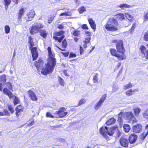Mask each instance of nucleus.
I'll use <instances>...</instances> for the list:
<instances>
[{"label": "nucleus", "mask_w": 148, "mask_h": 148, "mask_svg": "<svg viewBox=\"0 0 148 148\" xmlns=\"http://www.w3.org/2000/svg\"><path fill=\"white\" fill-rule=\"evenodd\" d=\"M140 49L142 53L144 55L146 52V47L143 45L141 46Z\"/></svg>", "instance_id": "obj_36"}, {"label": "nucleus", "mask_w": 148, "mask_h": 148, "mask_svg": "<svg viewBox=\"0 0 148 148\" xmlns=\"http://www.w3.org/2000/svg\"><path fill=\"white\" fill-rule=\"evenodd\" d=\"M125 16L130 21H132L134 19L133 16L129 13H125Z\"/></svg>", "instance_id": "obj_24"}, {"label": "nucleus", "mask_w": 148, "mask_h": 148, "mask_svg": "<svg viewBox=\"0 0 148 148\" xmlns=\"http://www.w3.org/2000/svg\"><path fill=\"white\" fill-rule=\"evenodd\" d=\"M144 57H145L147 59H148V49L146 53L144 55Z\"/></svg>", "instance_id": "obj_64"}, {"label": "nucleus", "mask_w": 148, "mask_h": 148, "mask_svg": "<svg viewBox=\"0 0 148 148\" xmlns=\"http://www.w3.org/2000/svg\"><path fill=\"white\" fill-rule=\"evenodd\" d=\"M27 124L29 125H32L34 124V121L33 120H29L27 121Z\"/></svg>", "instance_id": "obj_49"}, {"label": "nucleus", "mask_w": 148, "mask_h": 148, "mask_svg": "<svg viewBox=\"0 0 148 148\" xmlns=\"http://www.w3.org/2000/svg\"><path fill=\"white\" fill-rule=\"evenodd\" d=\"M144 21H147L148 20V12L144 14Z\"/></svg>", "instance_id": "obj_48"}, {"label": "nucleus", "mask_w": 148, "mask_h": 148, "mask_svg": "<svg viewBox=\"0 0 148 148\" xmlns=\"http://www.w3.org/2000/svg\"><path fill=\"white\" fill-rule=\"evenodd\" d=\"M23 107L21 105L18 106L16 109V114L18 112H19L23 111Z\"/></svg>", "instance_id": "obj_29"}, {"label": "nucleus", "mask_w": 148, "mask_h": 148, "mask_svg": "<svg viewBox=\"0 0 148 148\" xmlns=\"http://www.w3.org/2000/svg\"><path fill=\"white\" fill-rule=\"evenodd\" d=\"M43 64L42 60L41 59H39L38 62H35L34 65L38 69H39L41 68Z\"/></svg>", "instance_id": "obj_12"}, {"label": "nucleus", "mask_w": 148, "mask_h": 148, "mask_svg": "<svg viewBox=\"0 0 148 148\" xmlns=\"http://www.w3.org/2000/svg\"><path fill=\"white\" fill-rule=\"evenodd\" d=\"M64 36H62L60 38H59L56 36H53V39H55V40H58L59 42H60L62 41V40L64 38Z\"/></svg>", "instance_id": "obj_31"}, {"label": "nucleus", "mask_w": 148, "mask_h": 148, "mask_svg": "<svg viewBox=\"0 0 148 148\" xmlns=\"http://www.w3.org/2000/svg\"><path fill=\"white\" fill-rule=\"evenodd\" d=\"M103 103L99 101V102L97 103V104L95 106V109L97 110Z\"/></svg>", "instance_id": "obj_46"}, {"label": "nucleus", "mask_w": 148, "mask_h": 148, "mask_svg": "<svg viewBox=\"0 0 148 148\" xmlns=\"http://www.w3.org/2000/svg\"><path fill=\"white\" fill-rule=\"evenodd\" d=\"M132 86V85L130 82L129 84L124 86V88L126 90L131 88Z\"/></svg>", "instance_id": "obj_41"}, {"label": "nucleus", "mask_w": 148, "mask_h": 148, "mask_svg": "<svg viewBox=\"0 0 148 148\" xmlns=\"http://www.w3.org/2000/svg\"><path fill=\"white\" fill-rule=\"evenodd\" d=\"M5 32L6 34L9 33L10 32V28L8 25H5L4 27Z\"/></svg>", "instance_id": "obj_38"}, {"label": "nucleus", "mask_w": 148, "mask_h": 148, "mask_svg": "<svg viewBox=\"0 0 148 148\" xmlns=\"http://www.w3.org/2000/svg\"><path fill=\"white\" fill-rule=\"evenodd\" d=\"M76 57V55L73 52H71L70 54L69 57L70 58H75Z\"/></svg>", "instance_id": "obj_56"}, {"label": "nucleus", "mask_w": 148, "mask_h": 148, "mask_svg": "<svg viewBox=\"0 0 148 148\" xmlns=\"http://www.w3.org/2000/svg\"><path fill=\"white\" fill-rule=\"evenodd\" d=\"M44 25L41 23H36L32 27V29L30 31L31 34H34L39 31L40 29L43 27Z\"/></svg>", "instance_id": "obj_3"}, {"label": "nucleus", "mask_w": 148, "mask_h": 148, "mask_svg": "<svg viewBox=\"0 0 148 148\" xmlns=\"http://www.w3.org/2000/svg\"><path fill=\"white\" fill-rule=\"evenodd\" d=\"M28 94L30 99L33 101H36L37 99V98L34 92L31 90H29L28 92Z\"/></svg>", "instance_id": "obj_15"}, {"label": "nucleus", "mask_w": 148, "mask_h": 148, "mask_svg": "<svg viewBox=\"0 0 148 148\" xmlns=\"http://www.w3.org/2000/svg\"><path fill=\"white\" fill-rule=\"evenodd\" d=\"M65 109L64 108H60L58 111H56L55 112L54 116L56 118H62L67 114V112L64 111Z\"/></svg>", "instance_id": "obj_4"}, {"label": "nucleus", "mask_w": 148, "mask_h": 148, "mask_svg": "<svg viewBox=\"0 0 148 148\" xmlns=\"http://www.w3.org/2000/svg\"><path fill=\"white\" fill-rule=\"evenodd\" d=\"M98 74H96L93 77V81L94 83L98 82Z\"/></svg>", "instance_id": "obj_47"}, {"label": "nucleus", "mask_w": 148, "mask_h": 148, "mask_svg": "<svg viewBox=\"0 0 148 148\" xmlns=\"http://www.w3.org/2000/svg\"><path fill=\"white\" fill-rule=\"evenodd\" d=\"M116 48L117 51L122 54H124L125 50L123 47V42L122 40L117 41L116 45Z\"/></svg>", "instance_id": "obj_6"}, {"label": "nucleus", "mask_w": 148, "mask_h": 148, "mask_svg": "<svg viewBox=\"0 0 148 148\" xmlns=\"http://www.w3.org/2000/svg\"><path fill=\"white\" fill-rule=\"evenodd\" d=\"M82 27L84 29H88V27L86 24H84L82 25Z\"/></svg>", "instance_id": "obj_62"}, {"label": "nucleus", "mask_w": 148, "mask_h": 148, "mask_svg": "<svg viewBox=\"0 0 148 148\" xmlns=\"http://www.w3.org/2000/svg\"><path fill=\"white\" fill-rule=\"evenodd\" d=\"M3 92L7 95L10 98L13 97L12 93L8 90L6 88H5L3 90Z\"/></svg>", "instance_id": "obj_20"}, {"label": "nucleus", "mask_w": 148, "mask_h": 148, "mask_svg": "<svg viewBox=\"0 0 148 148\" xmlns=\"http://www.w3.org/2000/svg\"><path fill=\"white\" fill-rule=\"evenodd\" d=\"M142 129V125L139 124H138L134 126L133 127V132L136 133H139L140 132Z\"/></svg>", "instance_id": "obj_13"}, {"label": "nucleus", "mask_w": 148, "mask_h": 148, "mask_svg": "<svg viewBox=\"0 0 148 148\" xmlns=\"http://www.w3.org/2000/svg\"><path fill=\"white\" fill-rule=\"evenodd\" d=\"M126 116L127 119L130 122L132 121V123L137 122L136 119L131 112L127 113L126 114Z\"/></svg>", "instance_id": "obj_8"}, {"label": "nucleus", "mask_w": 148, "mask_h": 148, "mask_svg": "<svg viewBox=\"0 0 148 148\" xmlns=\"http://www.w3.org/2000/svg\"><path fill=\"white\" fill-rule=\"evenodd\" d=\"M116 121V119L114 118H111L109 119L106 123V124L108 125L114 124Z\"/></svg>", "instance_id": "obj_22"}, {"label": "nucleus", "mask_w": 148, "mask_h": 148, "mask_svg": "<svg viewBox=\"0 0 148 148\" xmlns=\"http://www.w3.org/2000/svg\"><path fill=\"white\" fill-rule=\"evenodd\" d=\"M123 127L125 131L127 132H128L130 129V126L128 124H124Z\"/></svg>", "instance_id": "obj_28"}, {"label": "nucleus", "mask_w": 148, "mask_h": 148, "mask_svg": "<svg viewBox=\"0 0 148 148\" xmlns=\"http://www.w3.org/2000/svg\"><path fill=\"white\" fill-rule=\"evenodd\" d=\"M25 10L23 8H21L19 11L18 13V19L19 20L21 19V17L24 14Z\"/></svg>", "instance_id": "obj_21"}, {"label": "nucleus", "mask_w": 148, "mask_h": 148, "mask_svg": "<svg viewBox=\"0 0 148 148\" xmlns=\"http://www.w3.org/2000/svg\"><path fill=\"white\" fill-rule=\"evenodd\" d=\"M5 4L6 5L10 4L11 2V0H4Z\"/></svg>", "instance_id": "obj_58"}, {"label": "nucleus", "mask_w": 148, "mask_h": 148, "mask_svg": "<svg viewBox=\"0 0 148 148\" xmlns=\"http://www.w3.org/2000/svg\"><path fill=\"white\" fill-rule=\"evenodd\" d=\"M124 16L123 14H119L116 15L117 19L119 21H122L124 19Z\"/></svg>", "instance_id": "obj_25"}, {"label": "nucleus", "mask_w": 148, "mask_h": 148, "mask_svg": "<svg viewBox=\"0 0 148 148\" xmlns=\"http://www.w3.org/2000/svg\"><path fill=\"white\" fill-rule=\"evenodd\" d=\"M7 86L8 87L9 89L10 90H12V84L10 82H8V83Z\"/></svg>", "instance_id": "obj_59"}, {"label": "nucleus", "mask_w": 148, "mask_h": 148, "mask_svg": "<svg viewBox=\"0 0 148 148\" xmlns=\"http://www.w3.org/2000/svg\"><path fill=\"white\" fill-rule=\"evenodd\" d=\"M3 113L4 114V115H5L8 116L10 115L9 113L8 112V110L6 109L4 110Z\"/></svg>", "instance_id": "obj_57"}, {"label": "nucleus", "mask_w": 148, "mask_h": 148, "mask_svg": "<svg viewBox=\"0 0 148 148\" xmlns=\"http://www.w3.org/2000/svg\"><path fill=\"white\" fill-rule=\"evenodd\" d=\"M14 103L15 105H16L20 101L18 98L16 96H14Z\"/></svg>", "instance_id": "obj_43"}, {"label": "nucleus", "mask_w": 148, "mask_h": 148, "mask_svg": "<svg viewBox=\"0 0 148 148\" xmlns=\"http://www.w3.org/2000/svg\"><path fill=\"white\" fill-rule=\"evenodd\" d=\"M136 89H130L127 90L126 92V94L128 96H131L134 93Z\"/></svg>", "instance_id": "obj_23"}, {"label": "nucleus", "mask_w": 148, "mask_h": 148, "mask_svg": "<svg viewBox=\"0 0 148 148\" xmlns=\"http://www.w3.org/2000/svg\"><path fill=\"white\" fill-rule=\"evenodd\" d=\"M86 102V100L84 99H82L80 100L78 104V106H80L82 104H85Z\"/></svg>", "instance_id": "obj_39"}, {"label": "nucleus", "mask_w": 148, "mask_h": 148, "mask_svg": "<svg viewBox=\"0 0 148 148\" xmlns=\"http://www.w3.org/2000/svg\"><path fill=\"white\" fill-rule=\"evenodd\" d=\"M144 39L146 41H148V31L145 33L144 35Z\"/></svg>", "instance_id": "obj_54"}, {"label": "nucleus", "mask_w": 148, "mask_h": 148, "mask_svg": "<svg viewBox=\"0 0 148 148\" xmlns=\"http://www.w3.org/2000/svg\"><path fill=\"white\" fill-rule=\"evenodd\" d=\"M146 128V130H147V133L145 134H143L141 136V138L143 140H144L145 137H146V136L148 134V124L147 125Z\"/></svg>", "instance_id": "obj_33"}, {"label": "nucleus", "mask_w": 148, "mask_h": 148, "mask_svg": "<svg viewBox=\"0 0 148 148\" xmlns=\"http://www.w3.org/2000/svg\"><path fill=\"white\" fill-rule=\"evenodd\" d=\"M118 131V134H117V136H120L121 132L119 131L118 127L116 126L113 127L109 129H108V130L107 132V135L110 136H112L113 135V134L116 131Z\"/></svg>", "instance_id": "obj_7"}, {"label": "nucleus", "mask_w": 148, "mask_h": 148, "mask_svg": "<svg viewBox=\"0 0 148 148\" xmlns=\"http://www.w3.org/2000/svg\"><path fill=\"white\" fill-rule=\"evenodd\" d=\"M31 51L32 56L33 57V60H36L38 56V53L36 51V48L33 47L31 49Z\"/></svg>", "instance_id": "obj_14"}, {"label": "nucleus", "mask_w": 148, "mask_h": 148, "mask_svg": "<svg viewBox=\"0 0 148 148\" xmlns=\"http://www.w3.org/2000/svg\"><path fill=\"white\" fill-rule=\"evenodd\" d=\"M117 21L113 17L109 18L107 24L105 25V28L108 30L111 31H116L117 29L118 25Z\"/></svg>", "instance_id": "obj_2"}, {"label": "nucleus", "mask_w": 148, "mask_h": 148, "mask_svg": "<svg viewBox=\"0 0 148 148\" xmlns=\"http://www.w3.org/2000/svg\"><path fill=\"white\" fill-rule=\"evenodd\" d=\"M35 15L34 12L33 10L30 11L27 14L28 17L27 20L29 21L32 20V19L34 17Z\"/></svg>", "instance_id": "obj_16"}, {"label": "nucleus", "mask_w": 148, "mask_h": 148, "mask_svg": "<svg viewBox=\"0 0 148 148\" xmlns=\"http://www.w3.org/2000/svg\"><path fill=\"white\" fill-rule=\"evenodd\" d=\"M46 116L48 117L53 118L54 116L51 114L49 112H47L46 114Z\"/></svg>", "instance_id": "obj_52"}, {"label": "nucleus", "mask_w": 148, "mask_h": 148, "mask_svg": "<svg viewBox=\"0 0 148 148\" xmlns=\"http://www.w3.org/2000/svg\"><path fill=\"white\" fill-rule=\"evenodd\" d=\"M64 32L63 31H60L59 32H56L53 33V35L56 36H63V34Z\"/></svg>", "instance_id": "obj_30"}, {"label": "nucleus", "mask_w": 148, "mask_h": 148, "mask_svg": "<svg viewBox=\"0 0 148 148\" xmlns=\"http://www.w3.org/2000/svg\"><path fill=\"white\" fill-rule=\"evenodd\" d=\"M88 21L91 27L95 31L96 26L95 22L91 18H88Z\"/></svg>", "instance_id": "obj_18"}, {"label": "nucleus", "mask_w": 148, "mask_h": 148, "mask_svg": "<svg viewBox=\"0 0 148 148\" xmlns=\"http://www.w3.org/2000/svg\"><path fill=\"white\" fill-rule=\"evenodd\" d=\"M106 97V94L103 95L101 97L99 101L103 103L105 100Z\"/></svg>", "instance_id": "obj_44"}, {"label": "nucleus", "mask_w": 148, "mask_h": 148, "mask_svg": "<svg viewBox=\"0 0 148 148\" xmlns=\"http://www.w3.org/2000/svg\"><path fill=\"white\" fill-rule=\"evenodd\" d=\"M9 110L10 111L11 113H13L14 112V109L11 106L9 105L8 106Z\"/></svg>", "instance_id": "obj_53"}, {"label": "nucleus", "mask_w": 148, "mask_h": 148, "mask_svg": "<svg viewBox=\"0 0 148 148\" xmlns=\"http://www.w3.org/2000/svg\"><path fill=\"white\" fill-rule=\"evenodd\" d=\"M47 50L49 57L48 59V62L45 64L41 72V73L44 75L51 73L56 64V59L54 58V54L52 51L51 48L48 47Z\"/></svg>", "instance_id": "obj_1"}, {"label": "nucleus", "mask_w": 148, "mask_h": 148, "mask_svg": "<svg viewBox=\"0 0 148 148\" xmlns=\"http://www.w3.org/2000/svg\"><path fill=\"white\" fill-rule=\"evenodd\" d=\"M91 38L90 36H87L85 39L83 41V46L84 48H86L87 47V44L90 42Z\"/></svg>", "instance_id": "obj_17"}, {"label": "nucleus", "mask_w": 148, "mask_h": 148, "mask_svg": "<svg viewBox=\"0 0 148 148\" xmlns=\"http://www.w3.org/2000/svg\"><path fill=\"white\" fill-rule=\"evenodd\" d=\"M131 7L130 5L127 4H121L119 5V7L121 9H124L125 8H129Z\"/></svg>", "instance_id": "obj_32"}, {"label": "nucleus", "mask_w": 148, "mask_h": 148, "mask_svg": "<svg viewBox=\"0 0 148 148\" xmlns=\"http://www.w3.org/2000/svg\"><path fill=\"white\" fill-rule=\"evenodd\" d=\"M71 15V13L69 12H64L61 13L60 16H70Z\"/></svg>", "instance_id": "obj_42"}, {"label": "nucleus", "mask_w": 148, "mask_h": 148, "mask_svg": "<svg viewBox=\"0 0 148 148\" xmlns=\"http://www.w3.org/2000/svg\"><path fill=\"white\" fill-rule=\"evenodd\" d=\"M137 136L134 134H131L129 137V142L131 144L135 143L137 138Z\"/></svg>", "instance_id": "obj_11"}, {"label": "nucleus", "mask_w": 148, "mask_h": 148, "mask_svg": "<svg viewBox=\"0 0 148 148\" xmlns=\"http://www.w3.org/2000/svg\"><path fill=\"white\" fill-rule=\"evenodd\" d=\"M29 43L30 44V46H29V48L30 49L32 47L34 46V44L33 42V39L31 36L29 37Z\"/></svg>", "instance_id": "obj_34"}, {"label": "nucleus", "mask_w": 148, "mask_h": 148, "mask_svg": "<svg viewBox=\"0 0 148 148\" xmlns=\"http://www.w3.org/2000/svg\"><path fill=\"white\" fill-rule=\"evenodd\" d=\"M80 34L79 31L78 30H75L73 33V34L75 36H78Z\"/></svg>", "instance_id": "obj_50"}, {"label": "nucleus", "mask_w": 148, "mask_h": 148, "mask_svg": "<svg viewBox=\"0 0 148 148\" xmlns=\"http://www.w3.org/2000/svg\"><path fill=\"white\" fill-rule=\"evenodd\" d=\"M58 81L60 84L62 86H64V80L61 77H58Z\"/></svg>", "instance_id": "obj_37"}, {"label": "nucleus", "mask_w": 148, "mask_h": 148, "mask_svg": "<svg viewBox=\"0 0 148 148\" xmlns=\"http://www.w3.org/2000/svg\"><path fill=\"white\" fill-rule=\"evenodd\" d=\"M108 128L106 127H102L100 130V133L102 134L106 139H108L109 138L107 135V132Z\"/></svg>", "instance_id": "obj_9"}, {"label": "nucleus", "mask_w": 148, "mask_h": 148, "mask_svg": "<svg viewBox=\"0 0 148 148\" xmlns=\"http://www.w3.org/2000/svg\"><path fill=\"white\" fill-rule=\"evenodd\" d=\"M119 88L118 87L116 86H113L112 88V91L113 92H115L116 91H117Z\"/></svg>", "instance_id": "obj_55"}, {"label": "nucleus", "mask_w": 148, "mask_h": 148, "mask_svg": "<svg viewBox=\"0 0 148 148\" xmlns=\"http://www.w3.org/2000/svg\"><path fill=\"white\" fill-rule=\"evenodd\" d=\"M120 143L121 145L125 147H128L129 143L128 139L124 137H121L120 140Z\"/></svg>", "instance_id": "obj_10"}, {"label": "nucleus", "mask_w": 148, "mask_h": 148, "mask_svg": "<svg viewBox=\"0 0 148 148\" xmlns=\"http://www.w3.org/2000/svg\"><path fill=\"white\" fill-rule=\"evenodd\" d=\"M40 35L44 38H45L47 37L48 33L45 29H40L39 30Z\"/></svg>", "instance_id": "obj_19"}, {"label": "nucleus", "mask_w": 148, "mask_h": 148, "mask_svg": "<svg viewBox=\"0 0 148 148\" xmlns=\"http://www.w3.org/2000/svg\"><path fill=\"white\" fill-rule=\"evenodd\" d=\"M110 52L112 56L116 57L119 60H123L126 58V57L124 54H121L117 53L116 50L114 49H111L110 50Z\"/></svg>", "instance_id": "obj_5"}, {"label": "nucleus", "mask_w": 148, "mask_h": 148, "mask_svg": "<svg viewBox=\"0 0 148 148\" xmlns=\"http://www.w3.org/2000/svg\"><path fill=\"white\" fill-rule=\"evenodd\" d=\"M73 1L75 3L76 5H79L80 4V0H73Z\"/></svg>", "instance_id": "obj_61"}, {"label": "nucleus", "mask_w": 148, "mask_h": 148, "mask_svg": "<svg viewBox=\"0 0 148 148\" xmlns=\"http://www.w3.org/2000/svg\"><path fill=\"white\" fill-rule=\"evenodd\" d=\"M1 81L2 83H5L6 81V76L5 75H3L1 76Z\"/></svg>", "instance_id": "obj_40"}, {"label": "nucleus", "mask_w": 148, "mask_h": 148, "mask_svg": "<svg viewBox=\"0 0 148 148\" xmlns=\"http://www.w3.org/2000/svg\"><path fill=\"white\" fill-rule=\"evenodd\" d=\"M136 25V22L133 23L130 30H129L130 33H131L134 30Z\"/></svg>", "instance_id": "obj_45"}, {"label": "nucleus", "mask_w": 148, "mask_h": 148, "mask_svg": "<svg viewBox=\"0 0 148 148\" xmlns=\"http://www.w3.org/2000/svg\"><path fill=\"white\" fill-rule=\"evenodd\" d=\"M67 43L66 42V41L65 39L62 42V45L63 47L65 48L66 47V46L67 45Z\"/></svg>", "instance_id": "obj_51"}, {"label": "nucleus", "mask_w": 148, "mask_h": 148, "mask_svg": "<svg viewBox=\"0 0 148 148\" xmlns=\"http://www.w3.org/2000/svg\"><path fill=\"white\" fill-rule=\"evenodd\" d=\"M53 17H51L50 18V19H49L48 20V22L49 23H51L52 21H53Z\"/></svg>", "instance_id": "obj_63"}, {"label": "nucleus", "mask_w": 148, "mask_h": 148, "mask_svg": "<svg viewBox=\"0 0 148 148\" xmlns=\"http://www.w3.org/2000/svg\"><path fill=\"white\" fill-rule=\"evenodd\" d=\"M124 114V113L123 112H121L118 114V121L120 122L121 124L122 123H123L122 118Z\"/></svg>", "instance_id": "obj_27"}, {"label": "nucleus", "mask_w": 148, "mask_h": 148, "mask_svg": "<svg viewBox=\"0 0 148 148\" xmlns=\"http://www.w3.org/2000/svg\"><path fill=\"white\" fill-rule=\"evenodd\" d=\"M85 34H86L87 36H90V37L92 35L91 33L89 31H86Z\"/></svg>", "instance_id": "obj_60"}, {"label": "nucleus", "mask_w": 148, "mask_h": 148, "mask_svg": "<svg viewBox=\"0 0 148 148\" xmlns=\"http://www.w3.org/2000/svg\"><path fill=\"white\" fill-rule=\"evenodd\" d=\"M78 10L80 14H82L86 11V9L84 7L82 6L78 8Z\"/></svg>", "instance_id": "obj_35"}, {"label": "nucleus", "mask_w": 148, "mask_h": 148, "mask_svg": "<svg viewBox=\"0 0 148 148\" xmlns=\"http://www.w3.org/2000/svg\"><path fill=\"white\" fill-rule=\"evenodd\" d=\"M140 111L141 110L139 108H134V115L136 117L138 116Z\"/></svg>", "instance_id": "obj_26"}]
</instances>
